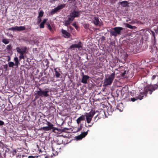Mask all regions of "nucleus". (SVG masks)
<instances>
[{
    "mask_svg": "<svg viewBox=\"0 0 158 158\" xmlns=\"http://www.w3.org/2000/svg\"><path fill=\"white\" fill-rule=\"evenodd\" d=\"M68 19L67 20L70 22L71 23L74 20V19L72 16L71 15L69 14L67 16Z\"/></svg>",
    "mask_w": 158,
    "mask_h": 158,
    "instance_id": "29",
    "label": "nucleus"
},
{
    "mask_svg": "<svg viewBox=\"0 0 158 158\" xmlns=\"http://www.w3.org/2000/svg\"><path fill=\"white\" fill-rule=\"evenodd\" d=\"M37 96H40V97H47L49 96V91L48 88L42 89L40 88H38V90L36 91Z\"/></svg>",
    "mask_w": 158,
    "mask_h": 158,
    "instance_id": "2",
    "label": "nucleus"
},
{
    "mask_svg": "<svg viewBox=\"0 0 158 158\" xmlns=\"http://www.w3.org/2000/svg\"><path fill=\"white\" fill-rule=\"evenodd\" d=\"M60 130V129H58L57 128L54 127L52 130V131L53 132L55 133H58L59 132V131Z\"/></svg>",
    "mask_w": 158,
    "mask_h": 158,
    "instance_id": "35",
    "label": "nucleus"
},
{
    "mask_svg": "<svg viewBox=\"0 0 158 158\" xmlns=\"http://www.w3.org/2000/svg\"><path fill=\"white\" fill-rule=\"evenodd\" d=\"M154 30L155 31V32L156 33H158V27L156 29H155Z\"/></svg>",
    "mask_w": 158,
    "mask_h": 158,
    "instance_id": "60",
    "label": "nucleus"
},
{
    "mask_svg": "<svg viewBox=\"0 0 158 158\" xmlns=\"http://www.w3.org/2000/svg\"><path fill=\"white\" fill-rule=\"evenodd\" d=\"M35 95H36V96L35 97V99H36L37 98H38L39 97H40V96H37V94H36V93H35Z\"/></svg>",
    "mask_w": 158,
    "mask_h": 158,
    "instance_id": "56",
    "label": "nucleus"
},
{
    "mask_svg": "<svg viewBox=\"0 0 158 158\" xmlns=\"http://www.w3.org/2000/svg\"><path fill=\"white\" fill-rule=\"evenodd\" d=\"M60 149V148H57L56 150H55L53 148H52V152L49 153V154L45 156V158H52L53 157L56 156L58 154L59 152H60L59 150Z\"/></svg>",
    "mask_w": 158,
    "mask_h": 158,
    "instance_id": "5",
    "label": "nucleus"
},
{
    "mask_svg": "<svg viewBox=\"0 0 158 158\" xmlns=\"http://www.w3.org/2000/svg\"><path fill=\"white\" fill-rule=\"evenodd\" d=\"M7 57H8L7 61H9L10 60V58L9 56H7Z\"/></svg>",
    "mask_w": 158,
    "mask_h": 158,
    "instance_id": "58",
    "label": "nucleus"
},
{
    "mask_svg": "<svg viewBox=\"0 0 158 158\" xmlns=\"http://www.w3.org/2000/svg\"><path fill=\"white\" fill-rule=\"evenodd\" d=\"M152 80L153 83L157 84L158 86V73L152 76Z\"/></svg>",
    "mask_w": 158,
    "mask_h": 158,
    "instance_id": "10",
    "label": "nucleus"
},
{
    "mask_svg": "<svg viewBox=\"0 0 158 158\" xmlns=\"http://www.w3.org/2000/svg\"><path fill=\"white\" fill-rule=\"evenodd\" d=\"M94 20L93 21V23L96 25H98L99 22L98 18L95 17L94 18Z\"/></svg>",
    "mask_w": 158,
    "mask_h": 158,
    "instance_id": "18",
    "label": "nucleus"
},
{
    "mask_svg": "<svg viewBox=\"0 0 158 158\" xmlns=\"http://www.w3.org/2000/svg\"><path fill=\"white\" fill-rule=\"evenodd\" d=\"M7 68H8L7 64H6L4 65L3 68H4V69H5L6 71L7 70Z\"/></svg>",
    "mask_w": 158,
    "mask_h": 158,
    "instance_id": "53",
    "label": "nucleus"
},
{
    "mask_svg": "<svg viewBox=\"0 0 158 158\" xmlns=\"http://www.w3.org/2000/svg\"><path fill=\"white\" fill-rule=\"evenodd\" d=\"M10 39L6 38H4L2 40V42L5 44H7L9 43Z\"/></svg>",
    "mask_w": 158,
    "mask_h": 158,
    "instance_id": "25",
    "label": "nucleus"
},
{
    "mask_svg": "<svg viewBox=\"0 0 158 158\" xmlns=\"http://www.w3.org/2000/svg\"><path fill=\"white\" fill-rule=\"evenodd\" d=\"M128 73V72L127 71H124L123 72H121V75L122 77H124Z\"/></svg>",
    "mask_w": 158,
    "mask_h": 158,
    "instance_id": "38",
    "label": "nucleus"
},
{
    "mask_svg": "<svg viewBox=\"0 0 158 158\" xmlns=\"http://www.w3.org/2000/svg\"><path fill=\"white\" fill-rule=\"evenodd\" d=\"M72 25L75 27L76 29H77L78 28V27L76 24V22L73 23L72 24Z\"/></svg>",
    "mask_w": 158,
    "mask_h": 158,
    "instance_id": "45",
    "label": "nucleus"
},
{
    "mask_svg": "<svg viewBox=\"0 0 158 158\" xmlns=\"http://www.w3.org/2000/svg\"><path fill=\"white\" fill-rule=\"evenodd\" d=\"M55 75L56 77H60V74L59 72H58L56 70V69H55Z\"/></svg>",
    "mask_w": 158,
    "mask_h": 158,
    "instance_id": "36",
    "label": "nucleus"
},
{
    "mask_svg": "<svg viewBox=\"0 0 158 158\" xmlns=\"http://www.w3.org/2000/svg\"><path fill=\"white\" fill-rule=\"evenodd\" d=\"M95 111L92 110L88 114H86L92 118L94 115L95 114Z\"/></svg>",
    "mask_w": 158,
    "mask_h": 158,
    "instance_id": "30",
    "label": "nucleus"
},
{
    "mask_svg": "<svg viewBox=\"0 0 158 158\" xmlns=\"http://www.w3.org/2000/svg\"><path fill=\"white\" fill-rule=\"evenodd\" d=\"M46 25L47 26V27L48 28V29L50 30V31L52 32H53V30L52 29V28L50 26V24L49 23H46Z\"/></svg>",
    "mask_w": 158,
    "mask_h": 158,
    "instance_id": "31",
    "label": "nucleus"
},
{
    "mask_svg": "<svg viewBox=\"0 0 158 158\" xmlns=\"http://www.w3.org/2000/svg\"><path fill=\"white\" fill-rule=\"evenodd\" d=\"M119 3L121 6L123 7H126L128 5V2L127 1H123L122 2H119Z\"/></svg>",
    "mask_w": 158,
    "mask_h": 158,
    "instance_id": "22",
    "label": "nucleus"
},
{
    "mask_svg": "<svg viewBox=\"0 0 158 158\" xmlns=\"http://www.w3.org/2000/svg\"><path fill=\"white\" fill-rule=\"evenodd\" d=\"M82 43L81 41H79L77 44H74L71 45L69 48V50L72 49L74 50L75 48H78L79 49H81L82 48Z\"/></svg>",
    "mask_w": 158,
    "mask_h": 158,
    "instance_id": "7",
    "label": "nucleus"
},
{
    "mask_svg": "<svg viewBox=\"0 0 158 158\" xmlns=\"http://www.w3.org/2000/svg\"><path fill=\"white\" fill-rule=\"evenodd\" d=\"M72 140H73V139H72L71 140L69 141L68 140H67V139H63V143H62V144H63L64 145L68 144L69 143H70Z\"/></svg>",
    "mask_w": 158,
    "mask_h": 158,
    "instance_id": "27",
    "label": "nucleus"
},
{
    "mask_svg": "<svg viewBox=\"0 0 158 158\" xmlns=\"http://www.w3.org/2000/svg\"><path fill=\"white\" fill-rule=\"evenodd\" d=\"M16 49L17 52L20 54V56H25V54L27 53V48L26 47H23L20 48L17 47Z\"/></svg>",
    "mask_w": 158,
    "mask_h": 158,
    "instance_id": "6",
    "label": "nucleus"
},
{
    "mask_svg": "<svg viewBox=\"0 0 158 158\" xmlns=\"http://www.w3.org/2000/svg\"><path fill=\"white\" fill-rule=\"evenodd\" d=\"M124 28L120 27H116L113 28L114 31L110 30L109 31L110 32V34L115 37L117 36V35L121 34V31L124 30Z\"/></svg>",
    "mask_w": 158,
    "mask_h": 158,
    "instance_id": "3",
    "label": "nucleus"
},
{
    "mask_svg": "<svg viewBox=\"0 0 158 158\" xmlns=\"http://www.w3.org/2000/svg\"><path fill=\"white\" fill-rule=\"evenodd\" d=\"M8 30L10 31H16V26L14 27L9 28H8Z\"/></svg>",
    "mask_w": 158,
    "mask_h": 158,
    "instance_id": "44",
    "label": "nucleus"
},
{
    "mask_svg": "<svg viewBox=\"0 0 158 158\" xmlns=\"http://www.w3.org/2000/svg\"><path fill=\"white\" fill-rule=\"evenodd\" d=\"M47 19H44L42 22H41L40 25V28H44V24L46 23Z\"/></svg>",
    "mask_w": 158,
    "mask_h": 158,
    "instance_id": "24",
    "label": "nucleus"
},
{
    "mask_svg": "<svg viewBox=\"0 0 158 158\" xmlns=\"http://www.w3.org/2000/svg\"><path fill=\"white\" fill-rule=\"evenodd\" d=\"M56 140H54L56 143H57L58 145L62 144L63 143V139H55Z\"/></svg>",
    "mask_w": 158,
    "mask_h": 158,
    "instance_id": "19",
    "label": "nucleus"
},
{
    "mask_svg": "<svg viewBox=\"0 0 158 158\" xmlns=\"http://www.w3.org/2000/svg\"><path fill=\"white\" fill-rule=\"evenodd\" d=\"M12 48V47L11 46V44H9L7 45L6 47V50L8 51H10Z\"/></svg>",
    "mask_w": 158,
    "mask_h": 158,
    "instance_id": "33",
    "label": "nucleus"
},
{
    "mask_svg": "<svg viewBox=\"0 0 158 158\" xmlns=\"http://www.w3.org/2000/svg\"><path fill=\"white\" fill-rule=\"evenodd\" d=\"M115 77V72L109 75L108 77H106L104 80V84L106 85H110L112 82Z\"/></svg>",
    "mask_w": 158,
    "mask_h": 158,
    "instance_id": "4",
    "label": "nucleus"
},
{
    "mask_svg": "<svg viewBox=\"0 0 158 158\" xmlns=\"http://www.w3.org/2000/svg\"><path fill=\"white\" fill-rule=\"evenodd\" d=\"M37 148H38V150L39 151V153H42L43 151H44V149L43 148H40L38 146V145H37Z\"/></svg>",
    "mask_w": 158,
    "mask_h": 158,
    "instance_id": "37",
    "label": "nucleus"
},
{
    "mask_svg": "<svg viewBox=\"0 0 158 158\" xmlns=\"http://www.w3.org/2000/svg\"><path fill=\"white\" fill-rule=\"evenodd\" d=\"M87 132H83L80 135L77 136H76L75 138H83L85 137V136L87 135Z\"/></svg>",
    "mask_w": 158,
    "mask_h": 158,
    "instance_id": "16",
    "label": "nucleus"
},
{
    "mask_svg": "<svg viewBox=\"0 0 158 158\" xmlns=\"http://www.w3.org/2000/svg\"><path fill=\"white\" fill-rule=\"evenodd\" d=\"M16 31H21L25 30V28L24 26H20L19 27H18L16 26Z\"/></svg>",
    "mask_w": 158,
    "mask_h": 158,
    "instance_id": "20",
    "label": "nucleus"
},
{
    "mask_svg": "<svg viewBox=\"0 0 158 158\" xmlns=\"http://www.w3.org/2000/svg\"><path fill=\"white\" fill-rule=\"evenodd\" d=\"M82 76H83L84 75H85L84 74V73H83V72H82Z\"/></svg>",
    "mask_w": 158,
    "mask_h": 158,
    "instance_id": "64",
    "label": "nucleus"
},
{
    "mask_svg": "<svg viewBox=\"0 0 158 158\" xmlns=\"http://www.w3.org/2000/svg\"><path fill=\"white\" fill-rule=\"evenodd\" d=\"M157 88L158 89V86L157 84L148 85L144 88V92H141V94L146 96L149 92V94H151L153 91Z\"/></svg>",
    "mask_w": 158,
    "mask_h": 158,
    "instance_id": "1",
    "label": "nucleus"
},
{
    "mask_svg": "<svg viewBox=\"0 0 158 158\" xmlns=\"http://www.w3.org/2000/svg\"><path fill=\"white\" fill-rule=\"evenodd\" d=\"M85 116L82 115L79 117L77 120V122L78 124H79L81 121L85 120Z\"/></svg>",
    "mask_w": 158,
    "mask_h": 158,
    "instance_id": "15",
    "label": "nucleus"
},
{
    "mask_svg": "<svg viewBox=\"0 0 158 158\" xmlns=\"http://www.w3.org/2000/svg\"><path fill=\"white\" fill-rule=\"evenodd\" d=\"M44 12L42 10H41L39 13L38 18H41L44 15Z\"/></svg>",
    "mask_w": 158,
    "mask_h": 158,
    "instance_id": "34",
    "label": "nucleus"
},
{
    "mask_svg": "<svg viewBox=\"0 0 158 158\" xmlns=\"http://www.w3.org/2000/svg\"><path fill=\"white\" fill-rule=\"evenodd\" d=\"M81 12V10L76 11L75 10H74L70 14L72 16L74 19L75 18L78 17L80 16Z\"/></svg>",
    "mask_w": 158,
    "mask_h": 158,
    "instance_id": "9",
    "label": "nucleus"
},
{
    "mask_svg": "<svg viewBox=\"0 0 158 158\" xmlns=\"http://www.w3.org/2000/svg\"><path fill=\"white\" fill-rule=\"evenodd\" d=\"M20 141H22L23 142V143H24V144H25V145H26V146H27V143L26 142L25 139H21V140H20Z\"/></svg>",
    "mask_w": 158,
    "mask_h": 158,
    "instance_id": "49",
    "label": "nucleus"
},
{
    "mask_svg": "<svg viewBox=\"0 0 158 158\" xmlns=\"http://www.w3.org/2000/svg\"><path fill=\"white\" fill-rule=\"evenodd\" d=\"M61 32L64 35V36L65 38H69L70 36V34L68 31H66L65 30L62 29Z\"/></svg>",
    "mask_w": 158,
    "mask_h": 158,
    "instance_id": "14",
    "label": "nucleus"
},
{
    "mask_svg": "<svg viewBox=\"0 0 158 158\" xmlns=\"http://www.w3.org/2000/svg\"><path fill=\"white\" fill-rule=\"evenodd\" d=\"M41 21V18H39L37 20V22L38 23H40Z\"/></svg>",
    "mask_w": 158,
    "mask_h": 158,
    "instance_id": "55",
    "label": "nucleus"
},
{
    "mask_svg": "<svg viewBox=\"0 0 158 158\" xmlns=\"http://www.w3.org/2000/svg\"><path fill=\"white\" fill-rule=\"evenodd\" d=\"M69 28L70 30H72L73 28L71 26L69 25L67 26Z\"/></svg>",
    "mask_w": 158,
    "mask_h": 158,
    "instance_id": "59",
    "label": "nucleus"
},
{
    "mask_svg": "<svg viewBox=\"0 0 158 158\" xmlns=\"http://www.w3.org/2000/svg\"><path fill=\"white\" fill-rule=\"evenodd\" d=\"M4 122L0 120V126H2L4 125Z\"/></svg>",
    "mask_w": 158,
    "mask_h": 158,
    "instance_id": "54",
    "label": "nucleus"
},
{
    "mask_svg": "<svg viewBox=\"0 0 158 158\" xmlns=\"http://www.w3.org/2000/svg\"><path fill=\"white\" fill-rule=\"evenodd\" d=\"M5 148H6V152H8L9 153H11L12 152V148L10 147H8V146H6V147H5Z\"/></svg>",
    "mask_w": 158,
    "mask_h": 158,
    "instance_id": "28",
    "label": "nucleus"
},
{
    "mask_svg": "<svg viewBox=\"0 0 158 158\" xmlns=\"http://www.w3.org/2000/svg\"><path fill=\"white\" fill-rule=\"evenodd\" d=\"M14 60L15 62V63H14L15 66H16L17 67L20 64L18 60V58L17 57H15L14 58Z\"/></svg>",
    "mask_w": 158,
    "mask_h": 158,
    "instance_id": "23",
    "label": "nucleus"
},
{
    "mask_svg": "<svg viewBox=\"0 0 158 158\" xmlns=\"http://www.w3.org/2000/svg\"><path fill=\"white\" fill-rule=\"evenodd\" d=\"M25 56H19V60H20L22 59H23L24 60V58H25Z\"/></svg>",
    "mask_w": 158,
    "mask_h": 158,
    "instance_id": "50",
    "label": "nucleus"
},
{
    "mask_svg": "<svg viewBox=\"0 0 158 158\" xmlns=\"http://www.w3.org/2000/svg\"><path fill=\"white\" fill-rule=\"evenodd\" d=\"M74 139L76 140H77V141H78V140L81 139Z\"/></svg>",
    "mask_w": 158,
    "mask_h": 158,
    "instance_id": "63",
    "label": "nucleus"
},
{
    "mask_svg": "<svg viewBox=\"0 0 158 158\" xmlns=\"http://www.w3.org/2000/svg\"><path fill=\"white\" fill-rule=\"evenodd\" d=\"M41 129H42L43 130L45 131H48L51 130L49 129V127H48V126H45V127H41Z\"/></svg>",
    "mask_w": 158,
    "mask_h": 158,
    "instance_id": "32",
    "label": "nucleus"
},
{
    "mask_svg": "<svg viewBox=\"0 0 158 158\" xmlns=\"http://www.w3.org/2000/svg\"><path fill=\"white\" fill-rule=\"evenodd\" d=\"M143 97L144 96L143 95H142V94H141V92L139 96L136 97L135 98H131V101L133 102H135V101L138 99L141 100L143 98Z\"/></svg>",
    "mask_w": 158,
    "mask_h": 158,
    "instance_id": "12",
    "label": "nucleus"
},
{
    "mask_svg": "<svg viewBox=\"0 0 158 158\" xmlns=\"http://www.w3.org/2000/svg\"><path fill=\"white\" fill-rule=\"evenodd\" d=\"M84 27L86 29H89V24L88 23H85L84 25Z\"/></svg>",
    "mask_w": 158,
    "mask_h": 158,
    "instance_id": "43",
    "label": "nucleus"
},
{
    "mask_svg": "<svg viewBox=\"0 0 158 158\" xmlns=\"http://www.w3.org/2000/svg\"><path fill=\"white\" fill-rule=\"evenodd\" d=\"M40 156H29V157L28 158H40Z\"/></svg>",
    "mask_w": 158,
    "mask_h": 158,
    "instance_id": "46",
    "label": "nucleus"
},
{
    "mask_svg": "<svg viewBox=\"0 0 158 158\" xmlns=\"http://www.w3.org/2000/svg\"><path fill=\"white\" fill-rule=\"evenodd\" d=\"M110 45L111 47H112V46H113V43L112 42H111V43H110Z\"/></svg>",
    "mask_w": 158,
    "mask_h": 158,
    "instance_id": "62",
    "label": "nucleus"
},
{
    "mask_svg": "<svg viewBox=\"0 0 158 158\" xmlns=\"http://www.w3.org/2000/svg\"><path fill=\"white\" fill-rule=\"evenodd\" d=\"M17 151L16 149H14L13 150V151L12 152L13 156H14L15 155H17Z\"/></svg>",
    "mask_w": 158,
    "mask_h": 158,
    "instance_id": "47",
    "label": "nucleus"
},
{
    "mask_svg": "<svg viewBox=\"0 0 158 158\" xmlns=\"http://www.w3.org/2000/svg\"><path fill=\"white\" fill-rule=\"evenodd\" d=\"M8 105L9 106V107L8 108V107H7V110H8V111H10V110H11L12 109V107H10V106H12V105L11 104H9Z\"/></svg>",
    "mask_w": 158,
    "mask_h": 158,
    "instance_id": "52",
    "label": "nucleus"
},
{
    "mask_svg": "<svg viewBox=\"0 0 158 158\" xmlns=\"http://www.w3.org/2000/svg\"><path fill=\"white\" fill-rule=\"evenodd\" d=\"M70 23H71L67 20L64 21V25L65 26H68Z\"/></svg>",
    "mask_w": 158,
    "mask_h": 158,
    "instance_id": "40",
    "label": "nucleus"
},
{
    "mask_svg": "<svg viewBox=\"0 0 158 158\" xmlns=\"http://www.w3.org/2000/svg\"><path fill=\"white\" fill-rule=\"evenodd\" d=\"M102 40H105V37L104 36H102L101 38Z\"/></svg>",
    "mask_w": 158,
    "mask_h": 158,
    "instance_id": "61",
    "label": "nucleus"
},
{
    "mask_svg": "<svg viewBox=\"0 0 158 158\" xmlns=\"http://www.w3.org/2000/svg\"><path fill=\"white\" fill-rule=\"evenodd\" d=\"M84 115L85 116V117L86 118L87 123H90L92 120V118L91 117V116H89L87 114V115Z\"/></svg>",
    "mask_w": 158,
    "mask_h": 158,
    "instance_id": "21",
    "label": "nucleus"
},
{
    "mask_svg": "<svg viewBox=\"0 0 158 158\" xmlns=\"http://www.w3.org/2000/svg\"><path fill=\"white\" fill-rule=\"evenodd\" d=\"M8 66L9 67H13L15 66L14 63L13 62L10 61L8 63Z\"/></svg>",
    "mask_w": 158,
    "mask_h": 158,
    "instance_id": "39",
    "label": "nucleus"
},
{
    "mask_svg": "<svg viewBox=\"0 0 158 158\" xmlns=\"http://www.w3.org/2000/svg\"><path fill=\"white\" fill-rule=\"evenodd\" d=\"M50 139H45L43 141V143L44 145H47L48 144V142L49 141Z\"/></svg>",
    "mask_w": 158,
    "mask_h": 158,
    "instance_id": "41",
    "label": "nucleus"
},
{
    "mask_svg": "<svg viewBox=\"0 0 158 158\" xmlns=\"http://www.w3.org/2000/svg\"><path fill=\"white\" fill-rule=\"evenodd\" d=\"M69 1H71V2L73 3L74 5H76L77 3L76 0H69Z\"/></svg>",
    "mask_w": 158,
    "mask_h": 158,
    "instance_id": "51",
    "label": "nucleus"
},
{
    "mask_svg": "<svg viewBox=\"0 0 158 158\" xmlns=\"http://www.w3.org/2000/svg\"><path fill=\"white\" fill-rule=\"evenodd\" d=\"M65 4H63L62 5H60L58 6L56 8L52 10L51 12V15H53L55 13L58 11L59 10L62 9L65 6Z\"/></svg>",
    "mask_w": 158,
    "mask_h": 158,
    "instance_id": "8",
    "label": "nucleus"
},
{
    "mask_svg": "<svg viewBox=\"0 0 158 158\" xmlns=\"http://www.w3.org/2000/svg\"><path fill=\"white\" fill-rule=\"evenodd\" d=\"M69 129L66 127L64 128L63 129L60 130L62 132H66V130H68Z\"/></svg>",
    "mask_w": 158,
    "mask_h": 158,
    "instance_id": "48",
    "label": "nucleus"
},
{
    "mask_svg": "<svg viewBox=\"0 0 158 158\" xmlns=\"http://www.w3.org/2000/svg\"><path fill=\"white\" fill-rule=\"evenodd\" d=\"M43 123H45L47 125L48 127H49L50 130H52L53 128V125L50 122L47 121L46 120L44 119L43 120Z\"/></svg>",
    "mask_w": 158,
    "mask_h": 158,
    "instance_id": "11",
    "label": "nucleus"
},
{
    "mask_svg": "<svg viewBox=\"0 0 158 158\" xmlns=\"http://www.w3.org/2000/svg\"><path fill=\"white\" fill-rule=\"evenodd\" d=\"M126 26L127 27L132 29H135L137 28L135 26H132L128 23L126 24Z\"/></svg>",
    "mask_w": 158,
    "mask_h": 158,
    "instance_id": "26",
    "label": "nucleus"
},
{
    "mask_svg": "<svg viewBox=\"0 0 158 158\" xmlns=\"http://www.w3.org/2000/svg\"><path fill=\"white\" fill-rule=\"evenodd\" d=\"M89 78V77L86 75H84L83 76L81 82L84 84L87 83V80Z\"/></svg>",
    "mask_w": 158,
    "mask_h": 158,
    "instance_id": "13",
    "label": "nucleus"
},
{
    "mask_svg": "<svg viewBox=\"0 0 158 158\" xmlns=\"http://www.w3.org/2000/svg\"><path fill=\"white\" fill-rule=\"evenodd\" d=\"M150 31L152 32V35L153 36L154 40L155 41L156 40V37H155V34L154 32L152 30H150Z\"/></svg>",
    "mask_w": 158,
    "mask_h": 158,
    "instance_id": "42",
    "label": "nucleus"
},
{
    "mask_svg": "<svg viewBox=\"0 0 158 158\" xmlns=\"http://www.w3.org/2000/svg\"><path fill=\"white\" fill-rule=\"evenodd\" d=\"M16 156L17 158H26L29 157V156L27 155H23L21 153H18V154L16 155Z\"/></svg>",
    "mask_w": 158,
    "mask_h": 158,
    "instance_id": "17",
    "label": "nucleus"
},
{
    "mask_svg": "<svg viewBox=\"0 0 158 158\" xmlns=\"http://www.w3.org/2000/svg\"><path fill=\"white\" fill-rule=\"evenodd\" d=\"M82 128V125L81 124L80 125V127H79V128L78 129V130L79 131Z\"/></svg>",
    "mask_w": 158,
    "mask_h": 158,
    "instance_id": "57",
    "label": "nucleus"
}]
</instances>
